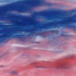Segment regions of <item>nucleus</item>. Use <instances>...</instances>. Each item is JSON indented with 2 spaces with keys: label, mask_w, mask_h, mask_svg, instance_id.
I'll list each match as a JSON object with an SVG mask.
<instances>
[{
  "label": "nucleus",
  "mask_w": 76,
  "mask_h": 76,
  "mask_svg": "<svg viewBox=\"0 0 76 76\" xmlns=\"http://www.w3.org/2000/svg\"><path fill=\"white\" fill-rule=\"evenodd\" d=\"M25 7V9H27V7Z\"/></svg>",
  "instance_id": "nucleus-14"
},
{
  "label": "nucleus",
  "mask_w": 76,
  "mask_h": 76,
  "mask_svg": "<svg viewBox=\"0 0 76 76\" xmlns=\"http://www.w3.org/2000/svg\"><path fill=\"white\" fill-rule=\"evenodd\" d=\"M11 11L12 12H15V11H17V12H20V13H22V12H25L26 10H16L14 8H12L11 10Z\"/></svg>",
  "instance_id": "nucleus-2"
},
{
  "label": "nucleus",
  "mask_w": 76,
  "mask_h": 76,
  "mask_svg": "<svg viewBox=\"0 0 76 76\" xmlns=\"http://www.w3.org/2000/svg\"><path fill=\"white\" fill-rule=\"evenodd\" d=\"M29 29V30H25L24 31L26 32H31L35 31V29Z\"/></svg>",
  "instance_id": "nucleus-7"
},
{
  "label": "nucleus",
  "mask_w": 76,
  "mask_h": 76,
  "mask_svg": "<svg viewBox=\"0 0 76 76\" xmlns=\"http://www.w3.org/2000/svg\"><path fill=\"white\" fill-rule=\"evenodd\" d=\"M5 39H1V40H0V43L1 42H3V40H4Z\"/></svg>",
  "instance_id": "nucleus-10"
},
{
  "label": "nucleus",
  "mask_w": 76,
  "mask_h": 76,
  "mask_svg": "<svg viewBox=\"0 0 76 76\" xmlns=\"http://www.w3.org/2000/svg\"><path fill=\"white\" fill-rule=\"evenodd\" d=\"M10 75H17L18 74V72L15 69H13L10 72Z\"/></svg>",
  "instance_id": "nucleus-6"
},
{
  "label": "nucleus",
  "mask_w": 76,
  "mask_h": 76,
  "mask_svg": "<svg viewBox=\"0 0 76 76\" xmlns=\"http://www.w3.org/2000/svg\"><path fill=\"white\" fill-rule=\"evenodd\" d=\"M48 12H34V15H44L46 13H48Z\"/></svg>",
  "instance_id": "nucleus-4"
},
{
  "label": "nucleus",
  "mask_w": 76,
  "mask_h": 76,
  "mask_svg": "<svg viewBox=\"0 0 76 76\" xmlns=\"http://www.w3.org/2000/svg\"><path fill=\"white\" fill-rule=\"evenodd\" d=\"M28 18L29 19H32V17Z\"/></svg>",
  "instance_id": "nucleus-12"
},
{
  "label": "nucleus",
  "mask_w": 76,
  "mask_h": 76,
  "mask_svg": "<svg viewBox=\"0 0 76 76\" xmlns=\"http://www.w3.org/2000/svg\"><path fill=\"white\" fill-rule=\"evenodd\" d=\"M56 26H54V28H56Z\"/></svg>",
  "instance_id": "nucleus-15"
},
{
  "label": "nucleus",
  "mask_w": 76,
  "mask_h": 76,
  "mask_svg": "<svg viewBox=\"0 0 76 76\" xmlns=\"http://www.w3.org/2000/svg\"><path fill=\"white\" fill-rule=\"evenodd\" d=\"M59 68H63V66H62L60 65L59 66Z\"/></svg>",
  "instance_id": "nucleus-11"
},
{
  "label": "nucleus",
  "mask_w": 76,
  "mask_h": 76,
  "mask_svg": "<svg viewBox=\"0 0 76 76\" xmlns=\"http://www.w3.org/2000/svg\"><path fill=\"white\" fill-rule=\"evenodd\" d=\"M5 25V26H6V25Z\"/></svg>",
  "instance_id": "nucleus-20"
},
{
  "label": "nucleus",
  "mask_w": 76,
  "mask_h": 76,
  "mask_svg": "<svg viewBox=\"0 0 76 76\" xmlns=\"http://www.w3.org/2000/svg\"><path fill=\"white\" fill-rule=\"evenodd\" d=\"M43 28H45V27H43Z\"/></svg>",
  "instance_id": "nucleus-16"
},
{
  "label": "nucleus",
  "mask_w": 76,
  "mask_h": 76,
  "mask_svg": "<svg viewBox=\"0 0 76 76\" xmlns=\"http://www.w3.org/2000/svg\"><path fill=\"white\" fill-rule=\"evenodd\" d=\"M26 35L24 34H18L15 35L14 37L15 38H23Z\"/></svg>",
  "instance_id": "nucleus-3"
},
{
  "label": "nucleus",
  "mask_w": 76,
  "mask_h": 76,
  "mask_svg": "<svg viewBox=\"0 0 76 76\" xmlns=\"http://www.w3.org/2000/svg\"><path fill=\"white\" fill-rule=\"evenodd\" d=\"M54 23H53V22H52V23H48V24H45V26H46V25H54Z\"/></svg>",
  "instance_id": "nucleus-9"
},
{
  "label": "nucleus",
  "mask_w": 76,
  "mask_h": 76,
  "mask_svg": "<svg viewBox=\"0 0 76 76\" xmlns=\"http://www.w3.org/2000/svg\"><path fill=\"white\" fill-rule=\"evenodd\" d=\"M8 26H12V25H8Z\"/></svg>",
  "instance_id": "nucleus-13"
},
{
  "label": "nucleus",
  "mask_w": 76,
  "mask_h": 76,
  "mask_svg": "<svg viewBox=\"0 0 76 76\" xmlns=\"http://www.w3.org/2000/svg\"><path fill=\"white\" fill-rule=\"evenodd\" d=\"M68 19L63 21H59L56 23V24H66L71 22L72 23H76V15L73 16L68 17Z\"/></svg>",
  "instance_id": "nucleus-1"
},
{
  "label": "nucleus",
  "mask_w": 76,
  "mask_h": 76,
  "mask_svg": "<svg viewBox=\"0 0 76 76\" xmlns=\"http://www.w3.org/2000/svg\"><path fill=\"white\" fill-rule=\"evenodd\" d=\"M9 34H6L3 36H0V38H9L10 37H11V36H8Z\"/></svg>",
  "instance_id": "nucleus-5"
},
{
  "label": "nucleus",
  "mask_w": 76,
  "mask_h": 76,
  "mask_svg": "<svg viewBox=\"0 0 76 76\" xmlns=\"http://www.w3.org/2000/svg\"><path fill=\"white\" fill-rule=\"evenodd\" d=\"M68 27H70V26H68Z\"/></svg>",
  "instance_id": "nucleus-18"
},
{
  "label": "nucleus",
  "mask_w": 76,
  "mask_h": 76,
  "mask_svg": "<svg viewBox=\"0 0 76 76\" xmlns=\"http://www.w3.org/2000/svg\"><path fill=\"white\" fill-rule=\"evenodd\" d=\"M29 35H31V34H30Z\"/></svg>",
  "instance_id": "nucleus-19"
},
{
  "label": "nucleus",
  "mask_w": 76,
  "mask_h": 76,
  "mask_svg": "<svg viewBox=\"0 0 76 76\" xmlns=\"http://www.w3.org/2000/svg\"><path fill=\"white\" fill-rule=\"evenodd\" d=\"M36 67H38V68H45V66H37Z\"/></svg>",
  "instance_id": "nucleus-8"
},
{
  "label": "nucleus",
  "mask_w": 76,
  "mask_h": 76,
  "mask_svg": "<svg viewBox=\"0 0 76 76\" xmlns=\"http://www.w3.org/2000/svg\"><path fill=\"white\" fill-rule=\"evenodd\" d=\"M37 23H38V22H37Z\"/></svg>",
  "instance_id": "nucleus-17"
}]
</instances>
